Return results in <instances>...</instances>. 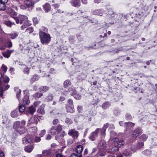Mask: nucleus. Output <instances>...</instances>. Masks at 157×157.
Instances as JSON below:
<instances>
[{"instance_id": "f257e3e1", "label": "nucleus", "mask_w": 157, "mask_h": 157, "mask_svg": "<svg viewBox=\"0 0 157 157\" xmlns=\"http://www.w3.org/2000/svg\"><path fill=\"white\" fill-rule=\"evenodd\" d=\"M39 35L41 43L43 44L47 45L51 40V37L49 34L47 33L40 30Z\"/></svg>"}, {"instance_id": "f03ea898", "label": "nucleus", "mask_w": 157, "mask_h": 157, "mask_svg": "<svg viewBox=\"0 0 157 157\" xmlns=\"http://www.w3.org/2000/svg\"><path fill=\"white\" fill-rule=\"evenodd\" d=\"M99 147L98 154L100 156H104L105 155L106 151V144L104 140L100 141L98 144Z\"/></svg>"}, {"instance_id": "7ed1b4c3", "label": "nucleus", "mask_w": 157, "mask_h": 157, "mask_svg": "<svg viewBox=\"0 0 157 157\" xmlns=\"http://www.w3.org/2000/svg\"><path fill=\"white\" fill-rule=\"evenodd\" d=\"M13 128L20 134L24 133L25 131V128L21 126L20 122L19 121H17L14 123Z\"/></svg>"}, {"instance_id": "20e7f679", "label": "nucleus", "mask_w": 157, "mask_h": 157, "mask_svg": "<svg viewBox=\"0 0 157 157\" xmlns=\"http://www.w3.org/2000/svg\"><path fill=\"white\" fill-rule=\"evenodd\" d=\"M17 24H22L25 21L28 19V17L25 15H19L18 17H15L14 18Z\"/></svg>"}, {"instance_id": "39448f33", "label": "nucleus", "mask_w": 157, "mask_h": 157, "mask_svg": "<svg viewBox=\"0 0 157 157\" xmlns=\"http://www.w3.org/2000/svg\"><path fill=\"white\" fill-rule=\"evenodd\" d=\"M28 91V90H25L23 91L25 95L22 99V103L24 105H29L30 103L29 96L28 95L29 94Z\"/></svg>"}, {"instance_id": "423d86ee", "label": "nucleus", "mask_w": 157, "mask_h": 157, "mask_svg": "<svg viewBox=\"0 0 157 157\" xmlns=\"http://www.w3.org/2000/svg\"><path fill=\"white\" fill-rule=\"evenodd\" d=\"M68 135L72 136L74 140L75 138H77L79 136V133L78 131H76L75 129L70 130L68 132Z\"/></svg>"}, {"instance_id": "0eeeda50", "label": "nucleus", "mask_w": 157, "mask_h": 157, "mask_svg": "<svg viewBox=\"0 0 157 157\" xmlns=\"http://www.w3.org/2000/svg\"><path fill=\"white\" fill-rule=\"evenodd\" d=\"M39 0H24L23 3L27 7H33L35 3L38 2Z\"/></svg>"}, {"instance_id": "6e6552de", "label": "nucleus", "mask_w": 157, "mask_h": 157, "mask_svg": "<svg viewBox=\"0 0 157 157\" xmlns=\"http://www.w3.org/2000/svg\"><path fill=\"white\" fill-rule=\"evenodd\" d=\"M42 154L45 157H53L51 151L50 150L43 151ZM38 157H42V156L41 155H39Z\"/></svg>"}, {"instance_id": "1a4fd4ad", "label": "nucleus", "mask_w": 157, "mask_h": 157, "mask_svg": "<svg viewBox=\"0 0 157 157\" xmlns=\"http://www.w3.org/2000/svg\"><path fill=\"white\" fill-rule=\"evenodd\" d=\"M38 118L36 116L31 118L29 121L28 125L29 126L32 124H36L38 123Z\"/></svg>"}, {"instance_id": "9d476101", "label": "nucleus", "mask_w": 157, "mask_h": 157, "mask_svg": "<svg viewBox=\"0 0 157 157\" xmlns=\"http://www.w3.org/2000/svg\"><path fill=\"white\" fill-rule=\"evenodd\" d=\"M112 141L117 143L118 144V146L119 147H121L122 146H123L124 144V142L123 140H119L117 138H114L112 139Z\"/></svg>"}, {"instance_id": "9b49d317", "label": "nucleus", "mask_w": 157, "mask_h": 157, "mask_svg": "<svg viewBox=\"0 0 157 157\" xmlns=\"http://www.w3.org/2000/svg\"><path fill=\"white\" fill-rule=\"evenodd\" d=\"M142 133V130L140 129L136 128L134 130L132 133L133 136L136 137Z\"/></svg>"}, {"instance_id": "f8f14e48", "label": "nucleus", "mask_w": 157, "mask_h": 157, "mask_svg": "<svg viewBox=\"0 0 157 157\" xmlns=\"http://www.w3.org/2000/svg\"><path fill=\"white\" fill-rule=\"evenodd\" d=\"M13 51V50H8L3 53V55L5 57L8 58L10 57L11 54Z\"/></svg>"}, {"instance_id": "ddd939ff", "label": "nucleus", "mask_w": 157, "mask_h": 157, "mask_svg": "<svg viewBox=\"0 0 157 157\" xmlns=\"http://www.w3.org/2000/svg\"><path fill=\"white\" fill-rule=\"evenodd\" d=\"M71 3L74 7H79L80 6V1L79 0H72L71 1Z\"/></svg>"}, {"instance_id": "4468645a", "label": "nucleus", "mask_w": 157, "mask_h": 157, "mask_svg": "<svg viewBox=\"0 0 157 157\" xmlns=\"http://www.w3.org/2000/svg\"><path fill=\"white\" fill-rule=\"evenodd\" d=\"M31 25V21L28 20V19L25 21L23 22V24L21 26V28L22 29H23L27 27L30 25Z\"/></svg>"}, {"instance_id": "2eb2a0df", "label": "nucleus", "mask_w": 157, "mask_h": 157, "mask_svg": "<svg viewBox=\"0 0 157 157\" xmlns=\"http://www.w3.org/2000/svg\"><path fill=\"white\" fill-rule=\"evenodd\" d=\"M93 14L94 15L102 16L103 14V11L101 10L97 9L93 11Z\"/></svg>"}, {"instance_id": "dca6fc26", "label": "nucleus", "mask_w": 157, "mask_h": 157, "mask_svg": "<svg viewBox=\"0 0 157 157\" xmlns=\"http://www.w3.org/2000/svg\"><path fill=\"white\" fill-rule=\"evenodd\" d=\"M36 109L32 105L28 108L27 109V112L31 115H33L36 111Z\"/></svg>"}, {"instance_id": "f3484780", "label": "nucleus", "mask_w": 157, "mask_h": 157, "mask_svg": "<svg viewBox=\"0 0 157 157\" xmlns=\"http://www.w3.org/2000/svg\"><path fill=\"white\" fill-rule=\"evenodd\" d=\"M14 90L16 92L17 98L18 100H19L21 97V90L19 89L17 87H15L14 88Z\"/></svg>"}, {"instance_id": "a211bd4d", "label": "nucleus", "mask_w": 157, "mask_h": 157, "mask_svg": "<svg viewBox=\"0 0 157 157\" xmlns=\"http://www.w3.org/2000/svg\"><path fill=\"white\" fill-rule=\"evenodd\" d=\"M44 107L45 105L44 104L42 105L37 110V112L41 115L44 114L45 113Z\"/></svg>"}, {"instance_id": "6ab92c4d", "label": "nucleus", "mask_w": 157, "mask_h": 157, "mask_svg": "<svg viewBox=\"0 0 157 157\" xmlns=\"http://www.w3.org/2000/svg\"><path fill=\"white\" fill-rule=\"evenodd\" d=\"M71 84L70 80L69 79H67L65 80L63 83V86L65 88H67L68 86Z\"/></svg>"}, {"instance_id": "aec40b11", "label": "nucleus", "mask_w": 157, "mask_h": 157, "mask_svg": "<svg viewBox=\"0 0 157 157\" xmlns=\"http://www.w3.org/2000/svg\"><path fill=\"white\" fill-rule=\"evenodd\" d=\"M39 76L38 75H35L32 76L30 79V82L31 83H33L34 82L38 80L39 79Z\"/></svg>"}, {"instance_id": "412c9836", "label": "nucleus", "mask_w": 157, "mask_h": 157, "mask_svg": "<svg viewBox=\"0 0 157 157\" xmlns=\"http://www.w3.org/2000/svg\"><path fill=\"white\" fill-rule=\"evenodd\" d=\"M74 106H71L70 105H67L66 109L67 112L71 113H73L74 112Z\"/></svg>"}, {"instance_id": "4be33fe9", "label": "nucleus", "mask_w": 157, "mask_h": 157, "mask_svg": "<svg viewBox=\"0 0 157 157\" xmlns=\"http://www.w3.org/2000/svg\"><path fill=\"white\" fill-rule=\"evenodd\" d=\"M83 150V147L81 145L77 146L76 148V152L79 155H81Z\"/></svg>"}, {"instance_id": "5701e85b", "label": "nucleus", "mask_w": 157, "mask_h": 157, "mask_svg": "<svg viewBox=\"0 0 157 157\" xmlns=\"http://www.w3.org/2000/svg\"><path fill=\"white\" fill-rule=\"evenodd\" d=\"M49 90V87L47 86H43L39 88V91L40 92H46Z\"/></svg>"}, {"instance_id": "b1692460", "label": "nucleus", "mask_w": 157, "mask_h": 157, "mask_svg": "<svg viewBox=\"0 0 157 157\" xmlns=\"http://www.w3.org/2000/svg\"><path fill=\"white\" fill-rule=\"evenodd\" d=\"M33 148V147L32 145H28L25 147V151L28 152H31Z\"/></svg>"}, {"instance_id": "393cba45", "label": "nucleus", "mask_w": 157, "mask_h": 157, "mask_svg": "<svg viewBox=\"0 0 157 157\" xmlns=\"http://www.w3.org/2000/svg\"><path fill=\"white\" fill-rule=\"evenodd\" d=\"M111 105L109 101H106L104 102L102 105V107L105 109L109 108Z\"/></svg>"}, {"instance_id": "a878e982", "label": "nucleus", "mask_w": 157, "mask_h": 157, "mask_svg": "<svg viewBox=\"0 0 157 157\" xmlns=\"http://www.w3.org/2000/svg\"><path fill=\"white\" fill-rule=\"evenodd\" d=\"M46 12H48L51 9L50 5L48 3H46L43 6Z\"/></svg>"}, {"instance_id": "bb28decb", "label": "nucleus", "mask_w": 157, "mask_h": 157, "mask_svg": "<svg viewBox=\"0 0 157 157\" xmlns=\"http://www.w3.org/2000/svg\"><path fill=\"white\" fill-rule=\"evenodd\" d=\"M56 132L57 131L56 129V127L53 126L51 127V129L49 131V133L53 135H55L56 134Z\"/></svg>"}, {"instance_id": "cd10ccee", "label": "nucleus", "mask_w": 157, "mask_h": 157, "mask_svg": "<svg viewBox=\"0 0 157 157\" xmlns=\"http://www.w3.org/2000/svg\"><path fill=\"white\" fill-rule=\"evenodd\" d=\"M19 115V112L17 110H14L11 113V116L13 117H16Z\"/></svg>"}, {"instance_id": "c85d7f7f", "label": "nucleus", "mask_w": 157, "mask_h": 157, "mask_svg": "<svg viewBox=\"0 0 157 157\" xmlns=\"http://www.w3.org/2000/svg\"><path fill=\"white\" fill-rule=\"evenodd\" d=\"M96 135H95L93 132L89 135V138L91 141L95 140L97 137Z\"/></svg>"}, {"instance_id": "c756f323", "label": "nucleus", "mask_w": 157, "mask_h": 157, "mask_svg": "<svg viewBox=\"0 0 157 157\" xmlns=\"http://www.w3.org/2000/svg\"><path fill=\"white\" fill-rule=\"evenodd\" d=\"M100 130H101L100 134L101 137L102 138H104L105 136L106 130L102 128L100 129Z\"/></svg>"}, {"instance_id": "7c9ffc66", "label": "nucleus", "mask_w": 157, "mask_h": 157, "mask_svg": "<svg viewBox=\"0 0 157 157\" xmlns=\"http://www.w3.org/2000/svg\"><path fill=\"white\" fill-rule=\"evenodd\" d=\"M56 129L58 133H59L62 130L63 126L60 124H59L56 127Z\"/></svg>"}, {"instance_id": "2f4dec72", "label": "nucleus", "mask_w": 157, "mask_h": 157, "mask_svg": "<svg viewBox=\"0 0 157 157\" xmlns=\"http://www.w3.org/2000/svg\"><path fill=\"white\" fill-rule=\"evenodd\" d=\"M124 124L127 128H129L130 127H132L134 125V124L131 122H126Z\"/></svg>"}, {"instance_id": "473e14b6", "label": "nucleus", "mask_w": 157, "mask_h": 157, "mask_svg": "<svg viewBox=\"0 0 157 157\" xmlns=\"http://www.w3.org/2000/svg\"><path fill=\"white\" fill-rule=\"evenodd\" d=\"M18 35L17 33H14L11 34L9 35L10 38L12 39H14L17 37Z\"/></svg>"}, {"instance_id": "72a5a7b5", "label": "nucleus", "mask_w": 157, "mask_h": 157, "mask_svg": "<svg viewBox=\"0 0 157 157\" xmlns=\"http://www.w3.org/2000/svg\"><path fill=\"white\" fill-rule=\"evenodd\" d=\"M43 94L42 93L37 92L34 94L33 96L34 97L36 98H41L43 96Z\"/></svg>"}, {"instance_id": "f704fd0d", "label": "nucleus", "mask_w": 157, "mask_h": 157, "mask_svg": "<svg viewBox=\"0 0 157 157\" xmlns=\"http://www.w3.org/2000/svg\"><path fill=\"white\" fill-rule=\"evenodd\" d=\"M25 108L24 105H21L19 106V112L21 113H22L24 112L25 109Z\"/></svg>"}, {"instance_id": "c9c22d12", "label": "nucleus", "mask_w": 157, "mask_h": 157, "mask_svg": "<svg viewBox=\"0 0 157 157\" xmlns=\"http://www.w3.org/2000/svg\"><path fill=\"white\" fill-rule=\"evenodd\" d=\"M6 9L5 4L0 2V10H4Z\"/></svg>"}, {"instance_id": "e433bc0d", "label": "nucleus", "mask_w": 157, "mask_h": 157, "mask_svg": "<svg viewBox=\"0 0 157 157\" xmlns=\"http://www.w3.org/2000/svg\"><path fill=\"white\" fill-rule=\"evenodd\" d=\"M119 150V146H115L113 147L111 149V151L113 153H115Z\"/></svg>"}, {"instance_id": "4c0bfd02", "label": "nucleus", "mask_w": 157, "mask_h": 157, "mask_svg": "<svg viewBox=\"0 0 157 157\" xmlns=\"http://www.w3.org/2000/svg\"><path fill=\"white\" fill-rule=\"evenodd\" d=\"M148 136L144 134H143L140 136V139L143 141H145L147 138Z\"/></svg>"}, {"instance_id": "58836bf2", "label": "nucleus", "mask_w": 157, "mask_h": 157, "mask_svg": "<svg viewBox=\"0 0 157 157\" xmlns=\"http://www.w3.org/2000/svg\"><path fill=\"white\" fill-rule=\"evenodd\" d=\"M25 137L26 138L27 140L28 143H31L33 140V138L30 135H28L26 136H25Z\"/></svg>"}, {"instance_id": "ea45409f", "label": "nucleus", "mask_w": 157, "mask_h": 157, "mask_svg": "<svg viewBox=\"0 0 157 157\" xmlns=\"http://www.w3.org/2000/svg\"><path fill=\"white\" fill-rule=\"evenodd\" d=\"M65 122L67 124H70L73 123V121L69 118L67 117L65 120Z\"/></svg>"}, {"instance_id": "a19ab883", "label": "nucleus", "mask_w": 157, "mask_h": 157, "mask_svg": "<svg viewBox=\"0 0 157 157\" xmlns=\"http://www.w3.org/2000/svg\"><path fill=\"white\" fill-rule=\"evenodd\" d=\"M5 24L9 27H11V25H15L14 23H12L10 21H7L5 22Z\"/></svg>"}, {"instance_id": "79ce46f5", "label": "nucleus", "mask_w": 157, "mask_h": 157, "mask_svg": "<svg viewBox=\"0 0 157 157\" xmlns=\"http://www.w3.org/2000/svg\"><path fill=\"white\" fill-rule=\"evenodd\" d=\"M67 105H70L72 106H74L73 105V101L71 99H69L68 100Z\"/></svg>"}, {"instance_id": "37998d69", "label": "nucleus", "mask_w": 157, "mask_h": 157, "mask_svg": "<svg viewBox=\"0 0 157 157\" xmlns=\"http://www.w3.org/2000/svg\"><path fill=\"white\" fill-rule=\"evenodd\" d=\"M33 31V28L32 27H29L26 30V32L28 33H31Z\"/></svg>"}, {"instance_id": "c03bdc74", "label": "nucleus", "mask_w": 157, "mask_h": 157, "mask_svg": "<svg viewBox=\"0 0 157 157\" xmlns=\"http://www.w3.org/2000/svg\"><path fill=\"white\" fill-rule=\"evenodd\" d=\"M123 154L127 157L130 155L131 154V153L128 152L127 150H125L123 151Z\"/></svg>"}, {"instance_id": "a18cd8bd", "label": "nucleus", "mask_w": 157, "mask_h": 157, "mask_svg": "<svg viewBox=\"0 0 157 157\" xmlns=\"http://www.w3.org/2000/svg\"><path fill=\"white\" fill-rule=\"evenodd\" d=\"M74 98L77 100H80L81 98V96L78 93H77L74 95Z\"/></svg>"}, {"instance_id": "49530a36", "label": "nucleus", "mask_w": 157, "mask_h": 157, "mask_svg": "<svg viewBox=\"0 0 157 157\" xmlns=\"http://www.w3.org/2000/svg\"><path fill=\"white\" fill-rule=\"evenodd\" d=\"M1 68L2 71H4V73L6 72L7 69V67L4 64L2 65Z\"/></svg>"}, {"instance_id": "de8ad7c7", "label": "nucleus", "mask_w": 157, "mask_h": 157, "mask_svg": "<svg viewBox=\"0 0 157 157\" xmlns=\"http://www.w3.org/2000/svg\"><path fill=\"white\" fill-rule=\"evenodd\" d=\"M33 20L34 24H38L39 21V20L36 17L33 18Z\"/></svg>"}, {"instance_id": "09e8293b", "label": "nucleus", "mask_w": 157, "mask_h": 157, "mask_svg": "<svg viewBox=\"0 0 157 157\" xmlns=\"http://www.w3.org/2000/svg\"><path fill=\"white\" fill-rule=\"evenodd\" d=\"M10 81V79L9 77H4L3 81L6 83H7L9 82Z\"/></svg>"}, {"instance_id": "8fccbe9b", "label": "nucleus", "mask_w": 157, "mask_h": 157, "mask_svg": "<svg viewBox=\"0 0 157 157\" xmlns=\"http://www.w3.org/2000/svg\"><path fill=\"white\" fill-rule=\"evenodd\" d=\"M20 7L21 9L22 10H25L28 8L26 5H25L24 3L23 4L21 5L20 6Z\"/></svg>"}, {"instance_id": "3c124183", "label": "nucleus", "mask_w": 157, "mask_h": 157, "mask_svg": "<svg viewBox=\"0 0 157 157\" xmlns=\"http://www.w3.org/2000/svg\"><path fill=\"white\" fill-rule=\"evenodd\" d=\"M7 47L10 48L12 46V44L11 41L10 40H9L7 43Z\"/></svg>"}, {"instance_id": "603ef678", "label": "nucleus", "mask_w": 157, "mask_h": 157, "mask_svg": "<svg viewBox=\"0 0 157 157\" xmlns=\"http://www.w3.org/2000/svg\"><path fill=\"white\" fill-rule=\"evenodd\" d=\"M53 97L52 95H48L47 98V101H51L52 100Z\"/></svg>"}, {"instance_id": "864d4df0", "label": "nucleus", "mask_w": 157, "mask_h": 157, "mask_svg": "<svg viewBox=\"0 0 157 157\" xmlns=\"http://www.w3.org/2000/svg\"><path fill=\"white\" fill-rule=\"evenodd\" d=\"M57 9H52L51 11V13L53 15H55L57 13Z\"/></svg>"}, {"instance_id": "5fc2aeb1", "label": "nucleus", "mask_w": 157, "mask_h": 157, "mask_svg": "<svg viewBox=\"0 0 157 157\" xmlns=\"http://www.w3.org/2000/svg\"><path fill=\"white\" fill-rule=\"evenodd\" d=\"M77 109L78 112H81L82 110V106L81 105H78L77 107Z\"/></svg>"}, {"instance_id": "6e6d98bb", "label": "nucleus", "mask_w": 157, "mask_h": 157, "mask_svg": "<svg viewBox=\"0 0 157 157\" xmlns=\"http://www.w3.org/2000/svg\"><path fill=\"white\" fill-rule=\"evenodd\" d=\"M81 155H77L76 154L74 153L71 154L70 157H81Z\"/></svg>"}, {"instance_id": "4d7b16f0", "label": "nucleus", "mask_w": 157, "mask_h": 157, "mask_svg": "<svg viewBox=\"0 0 157 157\" xmlns=\"http://www.w3.org/2000/svg\"><path fill=\"white\" fill-rule=\"evenodd\" d=\"M24 72L25 73L28 74L29 72V70L28 67H26L24 69Z\"/></svg>"}, {"instance_id": "13d9d810", "label": "nucleus", "mask_w": 157, "mask_h": 157, "mask_svg": "<svg viewBox=\"0 0 157 157\" xmlns=\"http://www.w3.org/2000/svg\"><path fill=\"white\" fill-rule=\"evenodd\" d=\"M100 129L99 128H97L94 132H93L95 135H96V136H98V133H99L100 131Z\"/></svg>"}, {"instance_id": "bf43d9fd", "label": "nucleus", "mask_w": 157, "mask_h": 157, "mask_svg": "<svg viewBox=\"0 0 157 157\" xmlns=\"http://www.w3.org/2000/svg\"><path fill=\"white\" fill-rule=\"evenodd\" d=\"M40 103V101H36L34 103V105L35 106L34 107H37L38 106Z\"/></svg>"}, {"instance_id": "052dcab7", "label": "nucleus", "mask_w": 157, "mask_h": 157, "mask_svg": "<svg viewBox=\"0 0 157 157\" xmlns=\"http://www.w3.org/2000/svg\"><path fill=\"white\" fill-rule=\"evenodd\" d=\"M46 131L45 130H42L40 134V136L41 137L43 136L45 133Z\"/></svg>"}, {"instance_id": "680f3d73", "label": "nucleus", "mask_w": 157, "mask_h": 157, "mask_svg": "<svg viewBox=\"0 0 157 157\" xmlns=\"http://www.w3.org/2000/svg\"><path fill=\"white\" fill-rule=\"evenodd\" d=\"M22 141L23 143L24 144H26L28 142L27 140V139L25 137L22 138Z\"/></svg>"}, {"instance_id": "e2e57ef3", "label": "nucleus", "mask_w": 157, "mask_h": 157, "mask_svg": "<svg viewBox=\"0 0 157 157\" xmlns=\"http://www.w3.org/2000/svg\"><path fill=\"white\" fill-rule=\"evenodd\" d=\"M126 118L127 120H131L132 117L130 114L127 113L126 115Z\"/></svg>"}, {"instance_id": "0e129e2a", "label": "nucleus", "mask_w": 157, "mask_h": 157, "mask_svg": "<svg viewBox=\"0 0 157 157\" xmlns=\"http://www.w3.org/2000/svg\"><path fill=\"white\" fill-rule=\"evenodd\" d=\"M4 89H3V87H0V95L1 96L3 95V91H4Z\"/></svg>"}, {"instance_id": "69168bd1", "label": "nucleus", "mask_w": 157, "mask_h": 157, "mask_svg": "<svg viewBox=\"0 0 157 157\" xmlns=\"http://www.w3.org/2000/svg\"><path fill=\"white\" fill-rule=\"evenodd\" d=\"M52 6L53 7V9H57L59 7V5L58 4H53L52 5Z\"/></svg>"}, {"instance_id": "338daca9", "label": "nucleus", "mask_w": 157, "mask_h": 157, "mask_svg": "<svg viewBox=\"0 0 157 157\" xmlns=\"http://www.w3.org/2000/svg\"><path fill=\"white\" fill-rule=\"evenodd\" d=\"M41 140L40 138V137L36 136L35 137V142H39Z\"/></svg>"}, {"instance_id": "774afa93", "label": "nucleus", "mask_w": 157, "mask_h": 157, "mask_svg": "<svg viewBox=\"0 0 157 157\" xmlns=\"http://www.w3.org/2000/svg\"><path fill=\"white\" fill-rule=\"evenodd\" d=\"M74 142V140L72 139H70L68 140L67 143L68 144H71L73 143Z\"/></svg>"}]
</instances>
